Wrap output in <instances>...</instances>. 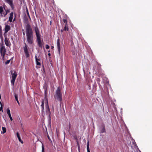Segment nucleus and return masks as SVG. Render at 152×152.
<instances>
[{
	"mask_svg": "<svg viewBox=\"0 0 152 152\" xmlns=\"http://www.w3.org/2000/svg\"><path fill=\"white\" fill-rule=\"evenodd\" d=\"M26 20L27 22L26 27L27 41L28 44L31 45L33 44L34 42L33 32L31 26L30 25L26 17Z\"/></svg>",
	"mask_w": 152,
	"mask_h": 152,
	"instance_id": "obj_1",
	"label": "nucleus"
},
{
	"mask_svg": "<svg viewBox=\"0 0 152 152\" xmlns=\"http://www.w3.org/2000/svg\"><path fill=\"white\" fill-rule=\"evenodd\" d=\"M61 88L58 87L56 90L54 94V98L56 102L59 101L60 102L62 100V95L61 92Z\"/></svg>",
	"mask_w": 152,
	"mask_h": 152,
	"instance_id": "obj_2",
	"label": "nucleus"
},
{
	"mask_svg": "<svg viewBox=\"0 0 152 152\" xmlns=\"http://www.w3.org/2000/svg\"><path fill=\"white\" fill-rule=\"evenodd\" d=\"M34 30L37 37L38 45L39 47L42 48V43L41 39L39 32L38 28L37 26H36L35 27Z\"/></svg>",
	"mask_w": 152,
	"mask_h": 152,
	"instance_id": "obj_3",
	"label": "nucleus"
},
{
	"mask_svg": "<svg viewBox=\"0 0 152 152\" xmlns=\"http://www.w3.org/2000/svg\"><path fill=\"white\" fill-rule=\"evenodd\" d=\"M11 74L12 75V79L11 80V83L12 84L14 85L15 81L17 77V72L15 70H12L10 71Z\"/></svg>",
	"mask_w": 152,
	"mask_h": 152,
	"instance_id": "obj_4",
	"label": "nucleus"
},
{
	"mask_svg": "<svg viewBox=\"0 0 152 152\" xmlns=\"http://www.w3.org/2000/svg\"><path fill=\"white\" fill-rule=\"evenodd\" d=\"M24 44L25 46L23 47L24 52L26 57L28 58L29 56V54L28 52V46L26 43H24Z\"/></svg>",
	"mask_w": 152,
	"mask_h": 152,
	"instance_id": "obj_5",
	"label": "nucleus"
},
{
	"mask_svg": "<svg viewBox=\"0 0 152 152\" xmlns=\"http://www.w3.org/2000/svg\"><path fill=\"white\" fill-rule=\"evenodd\" d=\"M6 50L4 46H1L0 48V53L1 55L3 57L5 55Z\"/></svg>",
	"mask_w": 152,
	"mask_h": 152,
	"instance_id": "obj_6",
	"label": "nucleus"
},
{
	"mask_svg": "<svg viewBox=\"0 0 152 152\" xmlns=\"http://www.w3.org/2000/svg\"><path fill=\"white\" fill-rule=\"evenodd\" d=\"M4 1L10 5L12 10L14 9L13 0H4Z\"/></svg>",
	"mask_w": 152,
	"mask_h": 152,
	"instance_id": "obj_7",
	"label": "nucleus"
},
{
	"mask_svg": "<svg viewBox=\"0 0 152 152\" xmlns=\"http://www.w3.org/2000/svg\"><path fill=\"white\" fill-rule=\"evenodd\" d=\"M46 103L45 104H46V108L47 109V110H46V113H48L49 115L50 114V108L49 106L48 105V99H46L45 100Z\"/></svg>",
	"mask_w": 152,
	"mask_h": 152,
	"instance_id": "obj_8",
	"label": "nucleus"
},
{
	"mask_svg": "<svg viewBox=\"0 0 152 152\" xmlns=\"http://www.w3.org/2000/svg\"><path fill=\"white\" fill-rule=\"evenodd\" d=\"M4 42L6 45L8 47H10L11 45L9 39L7 37L5 38Z\"/></svg>",
	"mask_w": 152,
	"mask_h": 152,
	"instance_id": "obj_9",
	"label": "nucleus"
},
{
	"mask_svg": "<svg viewBox=\"0 0 152 152\" xmlns=\"http://www.w3.org/2000/svg\"><path fill=\"white\" fill-rule=\"evenodd\" d=\"M57 45L59 53L60 54V53L61 49L60 46V39L59 38H58L57 39Z\"/></svg>",
	"mask_w": 152,
	"mask_h": 152,
	"instance_id": "obj_10",
	"label": "nucleus"
},
{
	"mask_svg": "<svg viewBox=\"0 0 152 152\" xmlns=\"http://www.w3.org/2000/svg\"><path fill=\"white\" fill-rule=\"evenodd\" d=\"M5 12H4L3 9L2 7H0V14L2 17L4 16L5 17L6 15H4Z\"/></svg>",
	"mask_w": 152,
	"mask_h": 152,
	"instance_id": "obj_11",
	"label": "nucleus"
},
{
	"mask_svg": "<svg viewBox=\"0 0 152 152\" xmlns=\"http://www.w3.org/2000/svg\"><path fill=\"white\" fill-rule=\"evenodd\" d=\"M13 14L14 13L13 12H11L10 14V16L9 18V21L10 22H11L12 21Z\"/></svg>",
	"mask_w": 152,
	"mask_h": 152,
	"instance_id": "obj_12",
	"label": "nucleus"
},
{
	"mask_svg": "<svg viewBox=\"0 0 152 152\" xmlns=\"http://www.w3.org/2000/svg\"><path fill=\"white\" fill-rule=\"evenodd\" d=\"M35 58H36V64L37 65L40 66L41 65V60L40 59H39L37 58L36 56H35Z\"/></svg>",
	"mask_w": 152,
	"mask_h": 152,
	"instance_id": "obj_13",
	"label": "nucleus"
},
{
	"mask_svg": "<svg viewBox=\"0 0 152 152\" xmlns=\"http://www.w3.org/2000/svg\"><path fill=\"white\" fill-rule=\"evenodd\" d=\"M7 113L8 114V116L10 118V120L11 121H12L13 119L11 116V114L10 113V110L9 108H7Z\"/></svg>",
	"mask_w": 152,
	"mask_h": 152,
	"instance_id": "obj_14",
	"label": "nucleus"
},
{
	"mask_svg": "<svg viewBox=\"0 0 152 152\" xmlns=\"http://www.w3.org/2000/svg\"><path fill=\"white\" fill-rule=\"evenodd\" d=\"M10 29V26L6 25L5 28V33H7Z\"/></svg>",
	"mask_w": 152,
	"mask_h": 152,
	"instance_id": "obj_15",
	"label": "nucleus"
},
{
	"mask_svg": "<svg viewBox=\"0 0 152 152\" xmlns=\"http://www.w3.org/2000/svg\"><path fill=\"white\" fill-rule=\"evenodd\" d=\"M16 134H17V137H18V138L19 141L21 143H22V144L23 143V141L21 139L20 137V135H19V133L18 132H17Z\"/></svg>",
	"mask_w": 152,
	"mask_h": 152,
	"instance_id": "obj_16",
	"label": "nucleus"
},
{
	"mask_svg": "<svg viewBox=\"0 0 152 152\" xmlns=\"http://www.w3.org/2000/svg\"><path fill=\"white\" fill-rule=\"evenodd\" d=\"M15 98L16 100L18 103V104L19 105L20 103H19V102L18 100V95L16 94H15Z\"/></svg>",
	"mask_w": 152,
	"mask_h": 152,
	"instance_id": "obj_17",
	"label": "nucleus"
},
{
	"mask_svg": "<svg viewBox=\"0 0 152 152\" xmlns=\"http://www.w3.org/2000/svg\"><path fill=\"white\" fill-rule=\"evenodd\" d=\"M69 30L68 26L67 25H65L64 26V31H68Z\"/></svg>",
	"mask_w": 152,
	"mask_h": 152,
	"instance_id": "obj_18",
	"label": "nucleus"
},
{
	"mask_svg": "<svg viewBox=\"0 0 152 152\" xmlns=\"http://www.w3.org/2000/svg\"><path fill=\"white\" fill-rule=\"evenodd\" d=\"M2 129L3 130V131L1 132V133H2L3 134H4L6 133V129L5 127H2Z\"/></svg>",
	"mask_w": 152,
	"mask_h": 152,
	"instance_id": "obj_19",
	"label": "nucleus"
},
{
	"mask_svg": "<svg viewBox=\"0 0 152 152\" xmlns=\"http://www.w3.org/2000/svg\"><path fill=\"white\" fill-rule=\"evenodd\" d=\"M87 152H90L89 148V142L88 141L87 143Z\"/></svg>",
	"mask_w": 152,
	"mask_h": 152,
	"instance_id": "obj_20",
	"label": "nucleus"
},
{
	"mask_svg": "<svg viewBox=\"0 0 152 152\" xmlns=\"http://www.w3.org/2000/svg\"><path fill=\"white\" fill-rule=\"evenodd\" d=\"M4 9L5 11V14H4V15H7V13L10 12V10L9 9H6L5 7L4 8Z\"/></svg>",
	"mask_w": 152,
	"mask_h": 152,
	"instance_id": "obj_21",
	"label": "nucleus"
},
{
	"mask_svg": "<svg viewBox=\"0 0 152 152\" xmlns=\"http://www.w3.org/2000/svg\"><path fill=\"white\" fill-rule=\"evenodd\" d=\"M44 100H42V104L41 105V106L42 108V112H43V110H44Z\"/></svg>",
	"mask_w": 152,
	"mask_h": 152,
	"instance_id": "obj_22",
	"label": "nucleus"
},
{
	"mask_svg": "<svg viewBox=\"0 0 152 152\" xmlns=\"http://www.w3.org/2000/svg\"><path fill=\"white\" fill-rule=\"evenodd\" d=\"M103 128L102 129L101 131V133L105 132V131H106L104 125L103 126Z\"/></svg>",
	"mask_w": 152,
	"mask_h": 152,
	"instance_id": "obj_23",
	"label": "nucleus"
},
{
	"mask_svg": "<svg viewBox=\"0 0 152 152\" xmlns=\"http://www.w3.org/2000/svg\"><path fill=\"white\" fill-rule=\"evenodd\" d=\"M63 22L65 23V25H67V20L66 19H63Z\"/></svg>",
	"mask_w": 152,
	"mask_h": 152,
	"instance_id": "obj_24",
	"label": "nucleus"
},
{
	"mask_svg": "<svg viewBox=\"0 0 152 152\" xmlns=\"http://www.w3.org/2000/svg\"><path fill=\"white\" fill-rule=\"evenodd\" d=\"M26 12L28 17H29V19H31V18L29 13L28 11L27 8H26Z\"/></svg>",
	"mask_w": 152,
	"mask_h": 152,
	"instance_id": "obj_25",
	"label": "nucleus"
},
{
	"mask_svg": "<svg viewBox=\"0 0 152 152\" xmlns=\"http://www.w3.org/2000/svg\"><path fill=\"white\" fill-rule=\"evenodd\" d=\"M42 152H45L44 147L43 145L42 144Z\"/></svg>",
	"mask_w": 152,
	"mask_h": 152,
	"instance_id": "obj_26",
	"label": "nucleus"
},
{
	"mask_svg": "<svg viewBox=\"0 0 152 152\" xmlns=\"http://www.w3.org/2000/svg\"><path fill=\"white\" fill-rule=\"evenodd\" d=\"M10 60H7L6 62H5V64H8L10 63Z\"/></svg>",
	"mask_w": 152,
	"mask_h": 152,
	"instance_id": "obj_27",
	"label": "nucleus"
},
{
	"mask_svg": "<svg viewBox=\"0 0 152 152\" xmlns=\"http://www.w3.org/2000/svg\"><path fill=\"white\" fill-rule=\"evenodd\" d=\"M49 48H50V47L48 45H46L45 48L46 49H48Z\"/></svg>",
	"mask_w": 152,
	"mask_h": 152,
	"instance_id": "obj_28",
	"label": "nucleus"
},
{
	"mask_svg": "<svg viewBox=\"0 0 152 152\" xmlns=\"http://www.w3.org/2000/svg\"><path fill=\"white\" fill-rule=\"evenodd\" d=\"M2 33V29H1V26H0V35Z\"/></svg>",
	"mask_w": 152,
	"mask_h": 152,
	"instance_id": "obj_29",
	"label": "nucleus"
},
{
	"mask_svg": "<svg viewBox=\"0 0 152 152\" xmlns=\"http://www.w3.org/2000/svg\"><path fill=\"white\" fill-rule=\"evenodd\" d=\"M47 137H48V139H49L51 141V139H50V137H49V135H48H48H47Z\"/></svg>",
	"mask_w": 152,
	"mask_h": 152,
	"instance_id": "obj_30",
	"label": "nucleus"
},
{
	"mask_svg": "<svg viewBox=\"0 0 152 152\" xmlns=\"http://www.w3.org/2000/svg\"><path fill=\"white\" fill-rule=\"evenodd\" d=\"M15 19H16V18H15H15L13 19V21H15Z\"/></svg>",
	"mask_w": 152,
	"mask_h": 152,
	"instance_id": "obj_31",
	"label": "nucleus"
},
{
	"mask_svg": "<svg viewBox=\"0 0 152 152\" xmlns=\"http://www.w3.org/2000/svg\"><path fill=\"white\" fill-rule=\"evenodd\" d=\"M48 55L49 56H51L50 53H48Z\"/></svg>",
	"mask_w": 152,
	"mask_h": 152,
	"instance_id": "obj_32",
	"label": "nucleus"
},
{
	"mask_svg": "<svg viewBox=\"0 0 152 152\" xmlns=\"http://www.w3.org/2000/svg\"><path fill=\"white\" fill-rule=\"evenodd\" d=\"M43 70L44 72H45V69H44V67H43Z\"/></svg>",
	"mask_w": 152,
	"mask_h": 152,
	"instance_id": "obj_33",
	"label": "nucleus"
},
{
	"mask_svg": "<svg viewBox=\"0 0 152 152\" xmlns=\"http://www.w3.org/2000/svg\"><path fill=\"white\" fill-rule=\"evenodd\" d=\"M51 48L52 49H53L54 48V47L53 46H52L51 47Z\"/></svg>",
	"mask_w": 152,
	"mask_h": 152,
	"instance_id": "obj_34",
	"label": "nucleus"
},
{
	"mask_svg": "<svg viewBox=\"0 0 152 152\" xmlns=\"http://www.w3.org/2000/svg\"><path fill=\"white\" fill-rule=\"evenodd\" d=\"M64 31V29H63V30H61V32H62Z\"/></svg>",
	"mask_w": 152,
	"mask_h": 152,
	"instance_id": "obj_35",
	"label": "nucleus"
},
{
	"mask_svg": "<svg viewBox=\"0 0 152 152\" xmlns=\"http://www.w3.org/2000/svg\"><path fill=\"white\" fill-rule=\"evenodd\" d=\"M23 35H25V33H24V32H23Z\"/></svg>",
	"mask_w": 152,
	"mask_h": 152,
	"instance_id": "obj_36",
	"label": "nucleus"
},
{
	"mask_svg": "<svg viewBox=\"0 0 152 152\" xmlns=\"http://www.w3.org/2000/svg\"><path fill=\"white\" fill-rule=\"evenodd\" d=\"M99 66H101L100 64H99Z\"/></svg>",
	"mask_w": 152,
	"mask_h": 152,
	"instance_id": "obj_37",
	"label": "nucleus"
},
{
	"mask_svg": "<svg viewBox=\"0 0 152 152\" xmlns=\"http://www.w3.org/2000/svg\"><path fill=\"white\" fill-rule=\"evenodd\" d=\"M79 152H80V151H79Z\"/></svg>",
	"mask_w": 152,
	"mask_h": 152,
	"instance_id": "obj_38",
	"label": "nucleus"
}]
</instances>
